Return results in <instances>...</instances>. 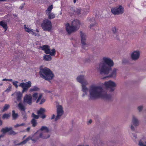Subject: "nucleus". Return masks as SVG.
Returning a JSON list of instances; mask_svg holds the SVG:
<instances>
[{"label":"nucleus","instance_id":"obj_61","mask_svg":"<svg viewBox=\"0 0 146 146\" xmlns=\"http://www.w3.org/2000/svg\"><path fill=\"white\" fill-rule=\"evenodd\" d=\"M36 31L38 33V32H39V31H38V30L36 29Z\"/></svg>","mask_w":146,"mask_h":146},{"label":"nucleus","instance_id":"obj_42","mask_svg":"<svg viewBox=\"0 0 146 146\" xmlns=\"http://www.w3.org/2000/svg\"><path fill=\"white\" fill-rule=\"evenodd\" d=\"M33 117L35 119H38V116L35 115L34 113L32 114Z\"/></svg>","mask_w":146,"mask_h":146},{"label":"nucleus","instance_id":"obj_40","mask_svg":"<svg viewBox=\"0 0 146 146\" xmlns=\"http://www.w3.org/2000/svg\"><path fill=\"white\" fill-rule=\"evenodd\" d=\"M40 100H41V101L40 103V104H42L43 103H44L46 101L45 99L44 98H42V99H41Z\"/></svg>","mask_w":146,"mask_h":146},{"label":"nucleus","instance_id":"obj_13","mask_svg":"<svg viewBox=\"0 0 146 146\" xmlns=\"http://www.w3.org/2000/svg\"><path fill=\"white\" fill-rule=\"evenodd\" d=\"M111 36L117 40H119V39L118 35V29L115 27H113L111 29Z\"/></svg>","mask_w":146,"mask_h":146},{"label":"nucleus","instance_id":"obj_58","mask_svg":"<svg viewBox=\"0 0 146 146\" xmlns=\"http://www.w3.org/2000/svg\"><path fill=\"white\" fill-rule=\"evenodd\" d=\"M6 0H0V1H6Z\"/></svg>","mask_w":146,"mask_h":146},{"label":"nucleus","instance_id":"obj_15","mask_svg":"<svg viewBox=\"0 0 146 146\" xmlns=\"http://www.w3.org/2000/svg\"><path fill=\"white\" fill-rule=\"evenodd\" d=\"M57 115L56 118V120L59 119L60 117L61 116L63 113L62 107L61 105H58L57 106Z\"/></svg>","mask_w":146,"mask_h":146},{"label":"nucleus","instance_id":"obj_7","mask_svg":"<svg viewBox=\"0 0 146 146\" xmlns=\"http://www.w3.org/2000/svg\"><path fill=\"white\" fill-rule=\"evenodd\" d=\"M80 25L79 21L78 20H74L72 22L71 26L68 23L66 24V29L68 33L70 34L72 32L78 30L80 27Z\"/></svg>","mask_w":146,"mask_h":146},{"label":"nucleus","instance_id":"obj_56","mask_svg":"<svg viewBox=\"0 0 146 146\" xmlns=\"http://www.w3.org/2000/svg\"><path fill=\"white\" fill-rule=\"evenodd\" d=\"M73 2L74 3H75L76 2V0H74Z\"/></svg>","mask_w":146,"mask_h":146},{"label":"nucleus","instance_id":"obj_37","mask_svg":"<svg viewBox=\"0 0 146 146\" xmlns=\"http://www.w3.org/2000/svg\"><path fill=\"white\" fill-rule=\"evenodd\" d=\"M12 89V86L11 85H9L8 88L5 90V92H9Z\"/></svg>","mask_w":146,"mask_h":146},{"label":"nucleus","instance_id":"obj_24","mask_svg":"<svg viewBox=\"0 0 146 146\" xmlns=\"http://www.w3.org/2000/svg\"><path fill=\"white\" fill-rule=\"evenodd\" d=\"M90 23H91L89 26L90 29H92L96 24V21L94 18L90 19Z\"/></svg>","mask_w":146,"mask_h":146},{"label":"nucleus","instance_id":"obj_1","mask_svg":"<svg viewBox=\"0 0 146 146\" xmlns=\"http://www.w3.org/2000/svg\"><path fill=\"white\" fill-rule=\"evenodd\" d=\"M89 97L91 100L101 98L107 99L109 98V94L107 91H103L100 86L96 84L91 85L89 88Z\"/></svg>","mask_w":146,"mask_h":146},{"label":"nucleus","instance_id":"obj_55","mask_svg":"<svg viewBox=\"0 0 146 146\" xmlns=\"http://www.w3.org/2000/svg\"><path fill=\"white\" fill-rule=\"evenodd\" d=\"M30 129V128L29 127H28L27 129V131H29Z\"/></svg>","mask_w":146,"mask_h":146},{"label":"nucleus","instance_id":"obj_48","mask_svg":"<svg viewBox=\"0 0 146 146\" xmlns=\"http://www.w3.org/2000/svg\"><path fill=\"white\" fill-rule=\"evenodd\" d=\"M92 122V120H90L88 122L90 124V123H91Z\"/></svg>","mask_w":146,"mask_h":146},{"label":"nucleus","instance_id":"obj_8","mask_svg":"<svg viewBox=\"0 0 146 146\" xmlns=\"http://www.w3.org/2000/svg\"><path fill=\"white\" fill-rule=\"evenodd\" d=\"M41 26L44 31H50L52 29V23L51 21L48 19H45L43 21L41 25Z\"/></svg>","mask_w":146,"mask_h":146},{"label":"nucleus","instance_id":"obj_52","mask_svg":"<svg viewBox=\"0 0 146 146\" xmlns=\"http://www.w3.org/2000/svg\"><path fill=\"white\" fill-rule=\"evenodd\" d=\"M2 124V121L1 120H0V125H1Z\"/></svg>","mask_w":146,"mask_h":146},{"label":"nucleus","instance_id":"obj_5","mask_svg":"<svg viewBox=\"0 0 146 146\" xmlns=\"http://www.w3.org/2000/svg\"><path fill=\"white\" fill-rule=\"evenodd\" d=\"M84 79V76L83 75H79L76 78L77 81L81 84L82 91L83 92L82 95V97L87 95L88 91V89L86 86L88 85V82Z\"/></svg>","mask_w":146,"mask_h":146},{"label":"nucleus","instance_id":"obj_41","mask_svg":"<svg viewBox=\"0 0 146 146\" xmlns=\"http://www.w3.org/2000/svg\"><path fill=\"white\" fill-rule=\"evenodd\" d=\"M134 126V125H133L131 124L130 126L131 129L133 131H134L135 130V127Z\"/></svg>","mask_w":146,"mask_h":146},{"label":"nucleus","instance_id":"obj_44","mask_svg":"<svg viewBox=\"0 0 146 146\" xmlns=\"http://www.w3.org/2000/svg\"><path fill=\"white\" fill-rule=\"evenodd\" d=\"M83 10H80V9H79V10H78V14H79L80 13V12H84L83 11Z\"/></svg>","mask_w":146,"mask_h":146},{"label":"nucleus","instance_id":"obj_6","mask_svg":"<svg viewBox=\"0 0 146 146\" xmlns=\"http://www.w3.org/2000/svg\"><path fill=\"white\" fill-rule=\"evenodd\" d=\"M39 73L40 77L45 80L52 79L54 76L52 72L49 69L46 67L40 68Z\"/></svg>","mask_w":146,"mask_h":146},{"label":"nucleus","instance_id":"obj_4","mask_svg":"<svg viewBox=\"0 0 146 146\" xmlns=\"http://www.w3.org/2000/svg\"><path fill=\"white\" fill-rule=\"evenodd\" d=\"M50 135L49 133L44 134L43 133H40L38 135L36 136V133L33 135H31L27 138L25 140L18 144L19 145H23L26 143L30 140H32L33 143H35L38 141L40 138L43 139H46L49 138Z\"/></svg>","mask_w":146,"mask_h":146},{"label":"nucleus","instance_id":"obj_62","mask_svg":"<svg viewBox=\"0 0 146 146\" xmlns=\"http://www.w3.org/2000/svg\"><path fill=\"white\" fill-rule=\"evenodd\" d=\"M78 146H84L82 145H78Z\"/></svg>","mask_w":146,"mask_h":146},{"label":"nucleus","instance_id":"obj_19","mask_svg":"<svg viewBox=\"0 0 146 146\" xmlns=\"http://www.w3.org/2000/svg\"><path fill=\"white\" fill-rule=\"evenodd\" d=\"M131 124L135 127L138 126L139 124V122L138 119L134 115L132 116Z\"/></svg>","mask_w":146,"mask_h":146},{"label":"nucleus","instance_id":"obj_30","mask_svg":"<svg viewBox=\"0 0 146 146\" xmlns=\"http://www.w3.org/2000/svg\"><path fill=\"white\" fill-rule=\"evenodd\" d=\"M10 107V105L9 104H6L4 106L3 109L2 110L3 112L6 111Z\"/></svg>","mask_w":146,"mask_h":146},{"label":"nucleus","instance_id":"obj_18","mask_svg":"<svg viewBox=\"0 0 146 146\" xmlns=\"http://www.w3.org/2000/svg\"><path fill=\"white\" fill-rule=\"evenodd\" d=\"M2 132L4 133L10 131V134L11 135H15L16 134V133L12 130V128L11 127H6L3 129L1 130Z\"/></svg>","mask_w":146,"mask_h":146},{"label":"nucleus","instance_id":"obj_54","mask_svg":"<svg viewBox=\"0 0 146 146\" xmlns=\"http://www.w3.org/2000/svg\"><path fill=\"white\" fill-rule=\"evenodd\" d=\"M134 137H135V139L137 138V135H133Z\"/></svg>","mask_w":146,"mask_h":146},{"label":"nucleus","instance_id":"obj_47","mask_svg":"<svg viewBox=\"0 0 146 146\" xmlns=\"http://www.w3.org/2000/svg\"><path fill=\"white\" fill-rule=\"evenodd\" d=\"M54 117H55V115H52L51 117V119H54Z\"/></svg>","mask_w":146,"mask_h":146},{"label":"nucleus","instance_id":"obj_43","mask_svg":"<svg viewBox=\"0 0 146 146\" xmlns=\"http://www.w3.org/2000/svg\"><path fill=\"white\" fill-rule=\"evenodd\" d=\"M124 8L123 7H122L121 5H119V7H118L117 9H124Z\"/></svg>","mask_w":146,"mask_h":146},{"label":"nucleus","instance_id":"obj_38","mask_svg":"<svg viewBox=\"0 0 146 146\" xmlns=\"http://www.w3.org/2000/svg\"><path fill=\"white\" fill-rule=\"evenodd\" d=\"M31 123L32 124L33 126L35 127L36 125V121L34 119H32L31 121Z\"/></svg>","mask_w":146,"mask_h":146},{"label":"nucleus","instance_id":"obj_60","mask_svg":"<svg viewBox=\"0 0 146 146\" xmlns=\"http://www.w3.org/2000/svg\"><path fill=\"white\" fill-rule=\"evenodd\" d=\"M110 101L111 100H112V98H111V96H110Z\"/></svg>","mask_w":146,"mask_h":146},{"label":"nucleus","instance_id":"obj_50","mask_svg":"<svg viewBox=\"0 0 146 146\" xmlns=\"http://www.w3.org/2000/svg\"><path fill=\"white\" fill-rule=\"evenodd\" d=\"M24 8V6L23 5H22L21 6H20V8L21 9H22L23 8Z\"/></svg>","mask_w":146,"mask_h":146},{"label":"nucleus","instance_id":"obj_23","mask_svg":"<svg viewBox=\"0 0 146 146\" xmlns=\"http://www.w3.org/2000/svg\"><path fill=\"white\" fill-rule=\"evenodd\" d=\"M46 12L48 15L49 19H52L55 17V15L53 13H51V10H47Z\"/></svg>","mask_w":146,"mask_h":146},{"label":"nucleus","instance_id":"obj_26","mask_svg":"<svg viewBox=\"0 0 146 146\" xmlns=\"http://www.w3.org/2000/svg\"><path fill=\"white\" fill-rule=\"evenodd\" d=\"M39 88L36 86H34L30 88L29 92L30 93L39 91Z\"/></svg>","mask_w":146,"mask_h":146},{"label":"nucleus","instance_id":"obj_21","mask_svg":"<svg viewBox=\"0 0 146 146\" xmlns=\"http://www.w3.org/2000/svg\"><path fill=\"white\" fill-rule=\"evenodd\" d=\"M116 86L117 85L114 82L110 80V92L114 91Z\"/></svg>","mask_w":146,"mask_h":146},{"label":"nucleus","instance_id":"obj_35","mask_svg":"<svg viewBox=\"0 0 146 146\" xmlns=\"http://www.w3.org/2000/svg\"><path fill=\"white\" fill-rule=\"evenodd\" d=\"M104 86L107 89L109 88L110 87V82H106L104 84Z\"/></svg>","mask_w":146,"mask_h":146},{"label":"nucleus","instance_id":"obj_57","mask_svg":"<svg viewBox=\"0 0 146 146\" xmlns=\"http://www.w3.org/2000/svg\"><path fill=\"white\" fill-rule=\"evenodd\" d=\"M109 77V76H108L106 77H104V78H103V79H105L107 77Z\"/></svg>","mask_w":146,"mask_h":146},{"label":"nucleus","instance_id":"obj_10","mask_svg":"<svg viewBox=\"0 0 146 146\" xmlns=\"http://www.w3.org/2000/svg\"><path fill=\"white\" fill-rule=\"evenodd\" d=\"M32 83L30 81L26 82H22L19 85V86L21 87L23 89L22 93L27 91L29 88L31 86Z\"/></svg>","mask_w":146,"mask_h":146},{"label":"nucleus","instance_id":"obj_16","mask_svg":"<svg viewBox=\"0 0 146 146\" xmlns=\"http://www.w3.org/2000/svg\"><path fill=\"white\" fill-rule=\"evenodd\" d=\"M80 33L81 38V44L82 47H84L87 46L86 43V35L82 32H81Z\"/></svg>","mask_w":146,"mask_h":146},{"label":"nucleus","instance_id":"obj_49","mask_svg":"<svg viewBox=\"0 0 146 146\" xmlns=\"http://www.w3.org/2000/svg\"><path fill=\"white\" fill-rule=\"evenodd\" d=\"M8 79H4L2 80L3 81H7Z\"/></svg>","mask_w":146,"mask_h":146},{"label":"nucleus","instance_id":"obj_32","mask_svg":"<svg viewBox=\"0 0 146 146\" xmlns=\"http://www.w3.org/2000/svg\"><path fill=\"white\" fill-rule=\"evenodd\" d=\"M18 115L17 113H15L14 110L12 111V117L13 119H15L18 117Z\"/></svg>","mask_w":146,"mask_h":146},{"label":"nucleus","instance_id":"obj_45","mask_svg":"<svg viewBox=\"0 0 146 146\" xmlns=\"http://www.w3.org/2000/svg\"><path fill=\"white\" fill-rule=\"evenodd\" d=\"M53 8V5H52L48 7V9H52Z\"/></svg>","mask_w":146,"mask_h":146},{"label":"nucleus","instance_id":"obj_22","mask_svg":"<svg viewBox=\"0 0 146 146\" xmlns=\"http://www.w3.org/2000/svg\"><path fill=\"white\" fill-rule=\"evenodd\" d=\"M112 13L115 15H120L124 12L123 10H111Z\"/></svg>","mask_w":146,"mask_h":146},{"label":"nucleus","instance_id":"obj_3","mask_svg":"<svg viewBox=\"0 0 146 146\" xmlns=\"http://www.w3.org/2000/svg\"><path fill=\"white\" fill-rule=\"evenodd\" d=\"M101 74L107 75L110 72V58L109 57H104L98 68Z\"/></svg>","mask_w":146,"mask_h":146},{"label":"nucleus","instance_id":"obj_11","mask_svg":"<svg viewBox=\"0 0 146 146\" xmlns=\"http://www.w3.org/2000/svg\"><path fill=\"white\" fill-rule=\"evenodd\" d=\"M114 65L113 61L110 59V78H114L117 75V72L118 69L116 68L112 69L111 67Z\"/></svg>","mask_w":146,"mask_h":146},{"label":"nucleus","instance_id":"obj_27","mask_svg":"<svg viewBox=\"0 0 146 146\" xmlns=\"http://www.w3.org/2000/svg\"><path fill=\"white\" fill-rule=\"evenodd\" d=\"M45 109L44 108H41L38 111L37 114L39 115H40L45 112Z\"/></svg>","mask_w":146,"mask_h":146},{"label":"nucleus","instance_id":"obj_46","mask_svg":"<svg viewBox=\"0 0 146 146\" xmlns=\"http://www.w3.org/2000/svg\"><path fill=\"white\" fill-rule=\"evenodd\" d=\"M41 115L42 116L41 117L42 118L44 119L46 117V116L45 115L42 114Z\"/></svg>","mask_w":146,"mask_h":146},{"label":"nucleus","instance_id":"obj_20","mask_svg":"<svg viewBox=\"0 0 146 146\" xmlns=\"http://www.w3.org/2000/svg\"><path fill=\"white\" fill-rule=\"evenodd\" d=\"M41 131H43V132L47 133L49 131V129L48 128L46 127L43 126L41 128L40 130H38L35 133V134L36 133V136L38 135V133Z\"/></svg>","mask_w":146,"mask_h":146},{"label":"nucleus","instance_id":"obj_9","mask_svg":"<svg viewBox=\"0 0 146 146\" xmlns=\"http://www.w3.org/2000/svg\"><path fill=\"white\" fill-rule=\"evenodd\" d=\"M42 50L44 51L45 53L47 54H50L52 56H54L56 54L55 49L53 48L50 50V47L48 45H44L40 47Z\"/></svg>","mask_w":146,"mask_h":146},{"label":"nucleus","instance_id":"obj_29","mask_svg":"<svg viewBox=\"0 0 146 146\" xmlns=\"http://www.w3.org/2000/svg\"><path fill=\"white\" fill-rule=\"evenodd\" d=\"M0 25L1 26L5 29L6 31L7 29V27L6 23L1 21L0 22Z\"/></svg>","mask_w":146,"mask_h":146},{"label":"nucleus","instance_id":"obj_36","mask_svg":"<svg viewBox=\"0 0 146 146\" xmlns=\"http://www.w3.org/2000/svg\"><path fill=\"white\" fill-rule=\"evenodd\" d=\"M18 83H19L18 82L14 80V81H13L12 83H13V85L15 86V87L16 88H18V86H19V85H18L17 84Z\"/></svg>","mask_w":146,"mask_h":146},{"label":"nucleus","instance_id":"obj_31","mask_svg":"<svg viewBox=\"0 0 146 146\" xmlns=\"http://www.w3.org/2000/svg\"><path fill=\"white\" fill-rule=\"evenodd\" d=\"M144 106L143 105H140L137 107V110L140 113L142 112L143 110Z\"/></svg>","mask_w":146,"mask_h":146},{"label":"nucleus","instance_id":"obj_59","mask_svg":"<svg viewBox=\"0 0 146 146\" xmlns=\"http://www.w3.org/2000/svg\"><path fill=\"white\" fill-rule=\"evenodd\" d=\"M26 135H25L23 137V139H24L25 137H26Z\"/></svg>","mask_w":146,"mask_h":146},{"label":"nucleus","instance_id":"obj_53","mask_svg":"<svg viewBox=\"0 0 146 146\" xmlns=\"http://www.w3.org/2000/svg\"><path fill=\"white\" fill-rule=\"evenodd\" d=\"M4 136L3 134L1 135H0V139L1 138L3 137Z\"/></svg>","mask_w":146,"mask_h":146},{"label":"nucleus","instance_id":"obj_12","mask_svg":"<svg viewBox=\"0 0 146 146\" xmlns=\"http://www.w3.org/2000/svg\"><path fill=\"white\" fill-rule=\"evenodd\" d=\"M140 52L138 50H135L131 54V58L132 60L136 61L138 60L140 56Z\"/></svg>","mask_w":146,"mask_h":146},{"label":"nucleus","instance_id":"obj_39","mask_svg":"<svg viewBox=\"0 0 146 146\" xmlns=\"http://www.w3.org/2000/svg\"><path fill=\"white\" fill-rule=\"evenodd\" d=\"M25 125V123H23L21 124H17L15 125L14 127L15 128H17L18 127H21L22 126H23Z\"/></svg>","mask_w":146,"mask_h":146},{"label":"nucleus","instance_id":"obj_14","mask_svg":"<svg viewBox=\"0 0 146 146\" xmlns=\"http://www.w3.org/2000/svg\"><path fill=\"white\" fill-rule=\"evenodd\" d=\"M23 93L22 92H21L20 91H16L12 94V95L15 97L17 101L21 102L23 95Z\"/></svg>","mask_w":146,"mask_h":146},{"label":"nucleus","instance_id":"obj_17","mask_svg":"<svg viewBox=\"0 0 146 146\" xmlns=\"http://www.w3.org/2000/svg\"><path fill=\"white\" fill-rule=\"evenodd\" d=\"M24 29L25 31L28 32L29 34L33 35L36 36H40V35L38 33H35L33 29H31L27 26L26 25H24Z\"/></svg>","mask_w":146,"mask_h":146},{"label":"nucleus","instance_id":"obj_34","mask_svg":"<svg viewBox=\"0 0 146 146\" xmlns=\"http://www.w3.org/2000/svg\"><path fill=\"white\" fill-rule=\"evenodd\" d=\"M10 114H5L3 116V119H7L10 116Z\"/></svg>","mask_w":146,"mask_h":146},{"label":"nucleus","instance_id":"obj_2","mask_svg":"<svg viewBox=\"0 0 146 146\" xmlns=\"http://www.w3.org/2000/svg\"><path fill=\"white\" fill-rule=\"evenodd\" d=\"M43 95L42 93L36 92L33 93L32 95L30 94H26L24 97L23 102L29 105H31L33 102L35 101L36 103H38L42 98Z\"/></svg>","mask_w":146,"mask_h":146},{"label":"nucleus","instance_id":"obj_51","mask_svg":"<svg viewBox=\"0 0 146 146\" xmlns=\"http://www.w3.org/2000/svg\"><path fill=\"white\" fill-rule=\"evenodd\" d=\"M7 81L12 82L13 81L12 79H8Z\"/></svg>","mask_w":146,"mask_h":146},{"label":"nucleus","instance_id":"obj_28","mask_svg":"<svg viewBox=\"0 0 146 146\" xmlns=\"http://www.w3.org/2000/svg\"><path fill=\"white\" fill-rule=\"evenodd\" d=\"M18 107L19 109L21 111H24L25 110V108L23 104L22 103H20L18 105Z\"/></svg>","mask_w":146,"mask_h":146},{"label":"nucleus","instance_id":"obj_25","mask_svg":"<svg viewBox=\"0 0 146 146\" xmlns=\"http://www.w3.org/2000/svg\"><path fill=\"white\" fill-rule=\"evenodd\" d=\"M50 54H45L43 56V60L45 61H50L52 59V58Z\"/></svg>","mask_w":146,"mask_h":146},{"label":"nucleus","instance_id":"obj_33","mask_svg":"<svg viewBox=\"0 0 146 146\" xmlns=\"http://www.w3.org/2000/svg\"><path fill=\"white\" fill-rule=\"evenodd\" d=\"M129 62V60L127 59L124 58L122 60V63L123 64H128Z\"/></svg>","mask_w":146,"mask_h":146}]
</instances>
